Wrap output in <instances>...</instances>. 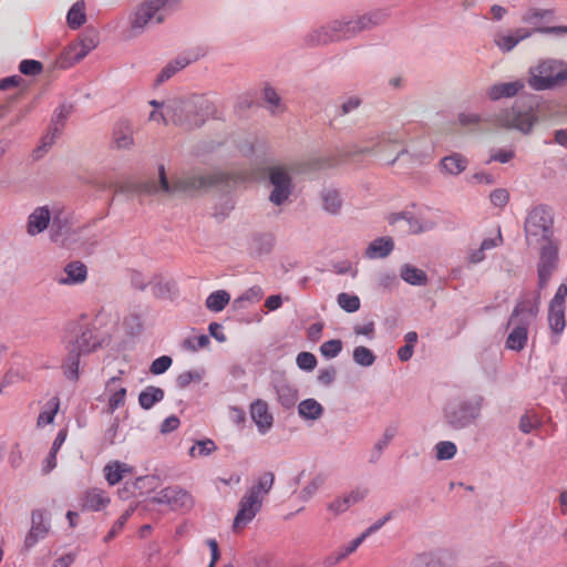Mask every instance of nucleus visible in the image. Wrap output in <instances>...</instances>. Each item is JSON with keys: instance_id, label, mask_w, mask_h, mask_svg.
<instances>
[{"instance_id": "nucleus-59", "label": "nucleus", "mask_w": 567, "mask_h": 567, "mask_svg": "<svg viewBox=\"0 0 567 567\" xmlns=\"http://www.w3.org/2000/svg\"><path fill=\"white\" fill-rule=\"evenodd\" d=\"M42 69L41 62L37 60H22L19 64V71L24 75H38Z\"/></svg>"}, {"instance_id": "nucleus-45", "label": "nucleus", "mask_w": 567, "mask_h": 567, "mask_svg": "<svg viewBox=\"0 0 567 567\" xmlns=\"http://www.w3.org/2000/svg\"><path fill=\"white\" fill-rule=\"evenodd\" d=\"M400 138L398 136L392 135L391 133H382L378 137H375V142L372 146H363L355 147L353 151L349 152V155H358V154H371L378 151V148L384 143H399Z\"/></svg>"}, {"instance_id": "nucleus-51", "label": "nucleus", "mask_w": 567, "mask_h": 567, "mask_svg": "<svg viewBox=\"0 0 567 567\" xmlns=\"http://www.w3.org/2000/svg\"><path fill=\"white\" fill-rule=\"evenodd\" d=\"M435 457L439 461H447L455 456L457 447L455 443L451 441H441L435 445Z\"/></svg>"}, {"instance_id": "nucleus-30", "label": "nucleus", "mask_w": 567, "mask_h": 567, "mask_svg": "<svg viewBox=\"0 0 567 567\" xmlns=\"http://www.w3.org/2000/svg\"><path fill=\"white\" fill-rule=\"evenodd\" d=\"M120 377L111 378L106 383V390L110 392L107 412L113 413L118 408L123 406L126 398V388L116 385L120 382Z\"/></svg>"}, {"instance_id": "nucleus-62", "label": "nucleus", "mask_w": 567, "mask_h": 567, "mask_svg": "<svg viewBox=\"0 0 567 567\" xmlns=\"http://www.w3.org/2000/svg\"><path fill=\"white\" fill-rule=\"evenodd\" d=\"M51 224V239L52 241L54 243H60V244H64V239H63V235H64V229H66V225L58 219V218H54L52 220Z\"/></svg>"}, {"instance_id": "nucleus-42", "label": "nucleus", "mask_w": 567, "mask_h": 567, "mask_svg": "<svg viewBox=\"0 0 567 567\" xmlns=\"http://www.w3.org/2000/svg\"><path fill=\"white\" fill-rule=\"evenodd\" d=\"M400 276L405 282L412 286H424L427 282L425 271L410 264H405L401 267Z\"/></svg>"}, {"instance_id": "nucleus-58", "label": "nucleus", "mask_w": 567, "mask_h": 567, "mask_svg": "<svg viewBox=\"0 0 567 567\" xmlns=\"http://www.w3.org/2000/svg\"><path fill=\"white\" fill-rule=\"evenodd\" d=\"M131 515H132V509H127L118 517V519L114 523V525L112 526L110 532L104 537L105 543H109L110 540H112L121 532V529L124 527V525L126 524V522L131 517Z\"/></svg>"}, {"instance_id": "nucleus-29", "label": "nucleus", "mask_w": 567, "mask_h": 567, "mask_svg": "<svg viewBox=\"0 0 567 567\" xmlns=\"http://www.w3.org/2000/svg\"><path fill=\"white\" fill-rule=\"evenodd\" d=\"M322 209L330 215H339L343 205L340 192L334 187H324L320 193Z\"/></svg>"}, {"instance_id": "nucleus-5", "label": "nucleus", "mask_w": 567, "mask_h": 567, "mask_svg": "<svg viewBox=\"0 0 567 567\" xmlns=\"http://www.w3.org/2000/svg\"><path fill=\"white\" fill-rule=\"evenodd\" d=\"M525 238L529 246L550 241L554 234V213L547 205L532 207L524 221Z\"/></svg>"}, {"instance_id": "nucleus-18", "label": "nucleus", "mask_w": 567, "mask_h": 567, "mask_svg": "<svg viewBox=\"0 0 567 567\" xmlns=\"http://www.w3.org/2000/svg\"><path fill=\"white\" fill-rule=\"evenodd\" d=\"M534 29L517 28L508 32H497L494 35L495 45L504 53L511 52L519 42L528 39L534 33Z\"/></svg>"}, {"instance_id": "nucleus-37", "label": "nucleus", "mask_w": 567, "mask_h": 567, "mask_svg": "<svg viewBox=\"0 0 567 567\" xmlns=\"http://www.w3.org/2000/svg\"><path fill=\"white\" fill-rule=\"evenodd\" d=\"M152 293L158 299H174L178 295V288L174 280L157 278L152 282Z\"/></svg>"}, {"instance_id": "nucleus-27", "label": "nucleus", "mask_w": 567, "mask_h": 567, "mask_svg": "<svg viewBox=\"0 0 567 567\" xmlns=\"http://www.w3.org/2000/svg\"><path fill=\"white\" fill-rule=\"evenodd\" d=\"M113 143L120 150H126L133 145V127L127 120H121L114 125Z\"/></svg>"}, {"instance_id": "nucleus-13", "label": "nucleus", "mask_w": 567, "mask_h": 567, "mask_svg": "<svg viewBox=\"0 0 567 567\" xmlns=\"http://www.w3.org/2000/svg\"><path fill=\"white\" fill-rule=\"evenodd\" d=\"M206 51L202 48H195L192 50H188L178 56H176L174 60L169 61L158 73L155 84L161 85L167 80H169L174 74H176L178 71L183 70L187 65H189L193 62L198 61L200 58L205 56Z\"/></svg>"}, {"instance_id": "nucleus-60", "label": "nucleus", "mask_w": 567, "mask_h": 567, "mask_svg": "<svg viewBox=\"0 0 567 567\" xmlns=\"http://www.w3.org/2000/svg\"><path fill=\"white\" fill-rule=\"evenodd\" d=\"M551 14L553 11L550 10L532 8L524 13L522 21L528 24H534L539 19L546 18Z\"/></svg>"}, {"instance_id": "nucleus-54", "label": "nucleus", "mask_w": 567, "mask_h": 567, "mask_svg": "<svg viewBox=\"0 0 567 567\" xmlns=\"http://www.w3.org/2000/svg\"><path fill=\"white\" fill-rule=\"evenodd\" d=\"M317 358L313 353L311 352H307V351H303V352H300L298 355H297V359H296V363L298 365V368L300 370H303V371H312L316 365H317Z\"/></svg>"}, {"instance_id": "nucleus-39", "label": "nucleus", "mask_w": 567, "mask_h": 567, "mask_svg": "<svg viewBox=\"0 0 567 567\" xmlns=\"http://www.w3.org/2000/svg\"><path fill=\"white\" fill-rule=\"evenodd\" d=\"M398 434V427L395 425H389L385 427L382 436L374 443L373 449L370 454V462L375 463L379 461L381 454L384 449L390 444V442Z\"/></svg>"}, {"instance_id": "nucleus-14", "label": "nucleus", "mask_w": 567, "mask_h": 567, "mask_svg": "<svg viewBox=\"0 0 567 567\" xmlns=\"http://www.w3.org/2000/svg\"><path fill=\"white\" fill-rule=\"evenodd\" d=\"M151 502L167 505L173 511L188 509L193 505L190 494L178 486L163 488L151 499Z\"/></svg>"}, {"instance_id": "nucleus-6", "label": "nucleus", "mask_w": 567, "mask_h": 567, "mask_svg": "<svg viewBox=\"0 0 567 567\" xmlns=\"http://www.w3.org/2000/svg\"><path fill=\"white\" fill-rule=\"evenodd\" d=\"M567 83V64L547 59L529 69L528 84L533 90L546 91Z\"/></svg>"}, {"instance_id": "nucleus-20", "label": "nucleus", "mask_w": 567, "mask_h": 567, "mask_svg": "<svg viewBox=\"0 0 567 567\" xmlns=\"http://www.w3.org/2000/svg\"><path fill=\"white\" fill-rule=\"evenodd\" d=\"M250 415L260 434H266L271 429L274 417L269 412L266 401L256 400L252 402L250 405Z\"/></svg>"}, {"instance_id": "nucleus-7", "label": "nucleus", "mask_w": 567, "mask_h": 567, "mask_svg": "<svg viewBox=\"0 0 567 567\" xmlns=\"http://www.w3.org/2000/svg\"><path fill=\"white\" fill-rule=\"evenodd\" d=\"M351 16L334 19L326 24L313 29L306 37L309 45H324L332 42L353 39L357 35Z\"/></svg>"}, {"instance_id": "nucleus-1", "label": "nucleus", "mask_w": 567, "mask_h": 567, "mask_svg": "<svg viewBox=\"0 0 567 567\" xmlns=\"http://www.w3.org/2000/svg\"><path fill=\"white\" fill-rule=\"evenodd\" d=\"M101 344L102 340L93 323L85 320L74 323L65 337L66 354L62 364L64 375L76 381L81 357L94 352Z\"/></svg>"}, {"instance_id": "nucleus-61", "label": "nucleus", "mask_w": 567, "mask_h": 567, "mask_svg": "<svg viewBox=\"0 0 567 567\" xmlns=\"http://www.w3.org/2000/svg\"><path fill=\"white\" fill-rule=\"evenodd\" d=\"M203 373L199 371H185L181 373L176 379V385L179 389H185L194 381H200Z\"/></svg>"}, {"instance_id": "nucleus-33", "label": "nucleus", "mask_w": 567, "mask_h": 567, "mask_svg": "<svg viewBox=\"0 0 567 567\" xmlns=\"http://www.w3.org/2000/svg\"><path fill=\"white\" fill-rule=\"evenodd\" d=\"M103 472L107 483L110 485H115L124 477L125 474L132 473L133 467L120 461H112L104 466Z\"/></svg>"}, {"instance_id": "nucleus-12", "label": "nucleus", "mask_w": 567, "mask_h": 567, "mask_svg": "<svg viewBox=\"0 0 567 567\" xmlns=\"http://www.w3.org/2000/svg\"><path fill=\"white\" fill-rule=\"evenodd\" d=\"M50 528V514L44 509H34L31 513V527L24 538L23 550L29 551L40 540L44 539Z\"/></svg>"}, {"instance_id": "nucleus-43", "label": "nucleus", "mask_w": 567, "mask_h": 567, "mask_svg": "<svg viewBox=\"0 0 567 567\" xmlns=\"http://www.w3.org/2000/svg\"><path fill=\"white\" fill-rule=\"evenodd\" d=\"M68 25L76 30L82 27L86 21L85 3L83 0L76 1L66 14Z\"/></svg>"}, {"instance_id": "nucleus-3", "label": "nucleus", "mask_w": 567, "mask_h": 567, "mask_svg": "<svg viewBox=\"0 0 567 567\" xmlns=\"http://www.w3.org/2000/svg\"><path fill=\"white\" fill-rule=\"evenodd\" d=\"M484 401L480 394L451 400L443 410L445 424L456 431L474 425L481 419Z\"/></svg>"}, {"instance_id": "nucleus-48", "label": "nucleus", "mask_w": 567, "mask_h": 567, "mask_svg": "<svg viewBox=\"0 0 567 567\" xmlns=\"http://www.w3.org/2000/svg\"><path fill=\"white\" fill-rule=\"evenodd\" d=\"M375 354L364 346H358L353 350V361L363 368H369L375 362Z\"/></svg>"}, {"instance_id": "nucleus-38", "label": "nucleus", "mask_w": 567, "mask_h": 567, "mask_svg": "<svg viewBox=\"0 0 567 567\" xmlns=\"http://www.w3.org/2000/svg\"><path fill=\"white\" fill-rule=\"evenodd\" d=\"M558 262V248L551 243L547 241L540 251L538 268L553 271L556 269Z\"/></svg>"}, {"instance_id": "nucleus-11", "label": "nucleus", "mask_w": 567, "mask_h": 567, "mask_svg": "<svg viewBox=\"0 0 567 567\" xmlns=\"http://www.w3.org/2000/svg\"><path fill=\"white\" fill-rule=\"evenodd\" d=\"M165 19L163 12L153 2L145 1L137 7L131 18L133 35L141 34L148 24H158Z\"/></svg>"}, {"instance_id": "nucleus-15", "label": "nucleus", "mask_w": 567, "mask_h": 567, "mask_svg": "<svg viewBox=\"0 0 567 567\" xmlns=\"http://www.w3.org/2000/svg\"><path fill=\"white\" fill-rule=\"evenodd\" d=\"M391 12L388 8H374L360 14L351 16L357 35L362 32L371 31L374 28L383 25L390 18Z\"/></svg>"}, {"instance_id": "nucleus-28", "label": "nucleus", "mask_w": 567, "mask_h": 567, "mask_svg": "<svg viewBox=\"0 0 567 567\" xmlns=\"http://www.w3.org/2000/svg\"><path fill=\"white\" fill-rule=\"evenodd\" d=\"M508 326L513 327V330L507 337L506 347L514 351L523 350L527 343L529 326L522 322L511 323V320Z\"/></svg>"}, {"instance_id": "nucleus-21", "label": "nucleus", "mask_w": 567, "mask_h": 567, "mask_svg": "<svg viewBox=\"0 0 567 567\" xmlns=\"http://www.w3.org/2000/svg\"><path fill=\"white\" fill-rule=\"evenodd\" d=\"M277 401L284 409H291L298 401V389L284 378L274 382Z\"/></svg>"}, {"instance_id": "nucleus-47", "label": "nucleus", "mask_w": 567, "mask_h": 567, "mask_svg": "<svg viewBox=\"0 0 567 567\" xmlns=\"http://www.w3.org/2000/svg\"><path fill=\"white\" fill-rule=\"evenodd\" d=\"M217 450V445L210 439H204L196 441L195 444L189 449L190 457H204L210 455Z\"/></svg>"}, {"instance_id": "nucleus-10", "label": "nucleus", "mask_w": 567, "mask_h": 567, "mask_svg": "<svg viewBox=\"0 0 567 567\" xmlns=\"http://www.w3.org/2000/svg\"><path fill=\"white\" fill-rule=\"evenodd\" d=\"M539 303V292H523L511 315V323L522 322L530 326L538 315Z\"/></svg>"}, {"instance_id": "nucleus-57", "label": "nucleus", "mask_w": 567, "mask_h": 567, "mask_svg": "<svg viewBox=\"0 0 567 567\" xmlns=\"http://www.w3.org/2000/svg\"><path fill=\"white\" fill-rule=\"evenodd\" d=\"M322 480L320 477L313 478L309 482L299 493V499L302 502H308L321 487Z\"/></svg>"}, {"instance_id": "nucleus-44", "label": "nucleus", "mask_w": 567, "mask_h": 567, "mask_svg": "<svg viewBox=\"0 0 567 567\" xmlns=\"http://www.w3.org/2000/svg\"><path fill=\"white\" fill-rule=\"evenodd\" d=\"M60 401L56 396L51 398L47 404L44 410L39 414L37 424L40 427L51 424L54 421V417L59 411Z\"/></svg>"}, {"instance_id": "nucleus-24", "label": "nucleus", "mask_w": 567, "mask_h": 567, "mask_svg": "<svg viewBox=\"0 0 567 567\" xmlns=\"http://www.w3.org/2000/svg\"><path fill=\"white\" fill-rule=\"evenodd\" d=\"M403 219L409 225V231L412 234H421L431 231L436 227V221L430 218L413 215L412 213L404 212L395 215L391 223Z\"/></svg>"}, {"instance_id": "nucleus-50", "label": "nucleus", "mask_w": 567, "mask_h": 567, "mask_svg": "<svg viewBox=\"0 0 567 567\" xmlns=\"http://www.w3.org/2000/svg\"><path fill=\"white\" fill-rule=\"evenodd\" d=\"M264 100L268 104V110L272 114H277L284 111V106L281 104L280 96L275 91V89L270 86H266L264 89Z\"/></svg>"}, {"instance_id": "nucleus-41", "label": "nucleus", "mask_w": 567, "mask_h": 567, "mask_svg": "<svg viewBox=\"0 0 567 567\" xmlns=\"http://www.w3.org/2000/svg\"><path fill=\"white\" fill-rule=\"evenodd\" d=\"M565 310L566 306L549 305L548 323L550 330L556 334H560L566 327Z\"/></svg>"}, {"instance_id": "nucleus-8", "label": "nucleus", "mask_w": 567, "mask_h": 567, "mask_svg": "<svg viewBox=\"0 0 567 567\" xmlns=\"http://www.w3.org/2000/svg\"><path fill=\"white\" fill-rule=\"evenodd\" d=\"M491 122L497 127L513 128L523 134H528L537 122V116L532 107H522L518 103H515L512 107L502 109L495 113Z\"/></svg>"}, {"instance_id": "nucleus-19", "label": "nucleus", "mask_w": 567, "mask_h": 567, "mask_svg": "<svg viewBox=\"0 0 567 567\" xmlns=\"http://www.w3.org/2000/svg\"><path fill=\"white\" fill-rule=\"evenodd\" d=\"M52 216L48 206H40L28 216L25 231L29 236H37L43 233L51 223Z\"/></svg>"}, {"instance_id": "nucleus-40", "label": "nucleus", "mask_w": 567, "mask_h": 567, "mask_svg": "<svg viewBox=\"0 0 567 567\" xmlns=\"http://www.w3.org/2000/svg\"><path fill=\"white\" fill-rule=\"evenodd\" d=\"M164 399V391L161 388L148 385L138 394V404L144 410L152 409Z\"/></svg>"}, {"instance_id": "nucleus-64", "label": "nucleus", "mask_w": 567, "mask_h": 567, "mask_svg": "<svg viewBox=\"0 0 567 567\" xmlns=\"http://www.w3.org/2000/svg\"><path fill=\"white\" fill-rule=\"evenodd\" d=\"M489 198L495 207L503 208L509 200V194L505 188H497L491 193Z\"/></svg>"}, {"instance_id": "nucleus-17", "label": "nucleus", "mask_w": 567, "mask_h": 567, "mask_svg": "<svg viewBox=\"0 0 567 567\" xmlns=\"http://www.w3.org/2000/svg\"><path fill=\"white\" fill-rule=\"evenodd\" d=\"M452 560V555L446 549L423 551L412 557L410 567H450Z\"/></svg>"}, {"instance_id": "nucleus-4", "label": "nucleus", "mask_w": 567, "mask_h": 567, "mask_svg": "<svg viewBox=\"0 0 567 567\" xmlns=\"http://www.w3.org/2000/svg\"><path fill=\"white\" fill-rule=\"evenodd\" d=\"M226 182V175L220 172L213 173H185L169 183L164 166L159 167V184L162 190L167 194H192L207 189Z\"/></svg>"}, {"instance_id": "nucleus-2", "label": "nucleus", "mask_w": 567, "mask_h": 567, "mask_svg": "<svg viewBox=\"0 0 567 567\" xmlns=\"http://www.w3.org/2000/svg\"><path fill=\"white\" fill-rule=\"evenodd\" d=\"M214 110L213 103L204 95L195 94L167 101L172 124L186 131L202 126Z\"/></svg>"}, {"instance_id": "nucleus-25", "label": "nucleus", "mask_w": 567, "mask_h": 567, "mask_svg": "<svg viewBox=\"0 0 567 567\" xmlns=\"http://www.w3.org/2000/svg\"><path fill=\"white\" fill-rule=\"evenodd\" d=\"M275 483V474L270 471L264 472L245 493L250 498L264 503Z\"/></svg>"}, {"instance_id": "nucleus-31", "label": "nucleus", "mask_w": 567, "mask_h": 567, "mask_svg": "<svg viewBox=\"0 0 567 567\" xmlns=\"http://www.w3.org/2000/svg\"><path fill=\"white\" fill-rule=\"evenodd\" d=\"M468 161L460 153H453L440 161V171L447 175L457 176L467 167Z\"/></svg>"}, {"instance_id": "nucleus-36", "label": "nucleus", "mask_w": 567, "mask_h": 567, "mask_svg": "<svg viewBox=\"0 0 567 567\" xmlns=\"http://www.w3.org/2000/svg\"><path fill=\"white\" fill-rule=\"evenodd\" d=\"M110 503L106 493L99 488L89 489L83 497V507L89 511H100Z\"/></svg>"}, {"instance_id": "nucleus-55", "label": "nucleus", "mask_w": 567, "mask_h": 567, "mask_svg": "<svg viewBox=\"0 0 567 567\" xmlns=\"http://www.w3.org/2000/svg\"><path fill=\"white\" fill-rule=\"evenodd\" d=\"M457 118L460 125L463 127H477L484 122V118L480 114L473 112H462L458 114Z\"/></svg>"}, {"instance_id": "nucleus-63", "label": "nucleus", "mask_w": 567, "mask_h": 567, "mask_svg": "<svg viewBox=\"0 0 567 567\" xmlns=\"http://www.w3.org/2000/svg\"><path fill=\"white\" fill-rule=\"evenodd\" d=\"M362 104V100L358 95L348 96L340 106V115H347L355 111Z\"/></svg>"}, {"instance_id": "nucleus-46", "label": "nucleus", "mask_w": 567, "mask_h": 567, "mask_svg": "<svg viewBox=\"0 0 567 567\" xmlns=\"http://www.w3.org/2000/svg\"><path fill=\"white\" fill-rule=\"evenodd\" d=\"M229 300L230 296L227 291L217 290L207 297L205 305L210 311L219 312L228 305Z\"/></svg>"}, {"instance_id": "nucleus-26", "label": "nucleus", "mask_w": 567, "mask_h": 567, "mask_svg": "<svg viewBox=\"0 0 567 567\" xmlns=\"http://www.w3.org/2000/svg\"><path fill=\"white\" fill-rule=\"evenodd\" d=\"M64 277L59 278L61 285H80L86 280L87 268L82 261H71L64 267Z\"/></svg>"}, {"instance_id": "nucleus-56", "label": "nucleus", "mask_w": 567, "mask_h": 567, "mask_svg": "<svg viewBox=\"0 0 567 567\" xmlns=\"http://www.w3.org/2000/svg\"><path fill=\"white\" fill-rule=\"evenodd\" d=\"M172 363H173V360L171 357H168V355L158 357L157 359H155L152 362V364L150 367V372L154 375L163 374L171 368Z\"/></svg>"}, {"instance_id": "nucleus-52", "label": "nucleus", "mask_w": 567, "mask_h": 567, "mask_svg": "<svg viewBox=\"0 0 567 567\" xmlns=\"http://www.w3.org/2000/svg\"><path fill=\"white\" fill-rule=\"evenodd\" d=\"M338 305L347 312H355L360 309V299L355 295L341 292L337 298Z\"/></svg>"}, {"instance_id": "nucleus-49", "label": "nucleus", "mask_w": 567, "mask_h": 567, "mask_svg": "<svg viewBox=\"0 0 567 567\" xmlns=\"http://www.w3.org/2000/svg\"><path fill=\"white\" fill-rule=\"evenodd\" d=\"M73 43L80 48L81 54L84 53L85 55H87L93 49L96 48L99 43V34L93 30L86 31L79 39V41H75Z\"/></svg>"}, {"instance_id": "nucleus-9", "label": "nucleus", "mask_w": 567, "mask_h": 567, "mask_svg": "<svg viewBox=\"0 0 567 567\" xmlns=\"http://www.w3.org/2000/svg\"><path fill=\"white\" fill-rule=\"evenodd\" d=\"M268 175L272 186L269 200L276 206H281L289 199L293 190L291 175L287 167L281 165L269 167Z\"/></svg>"}, {"instance_id": "nucleus-35", "label": "nucleus", "mask_w": 567, "mask_h": 567, "mask_svg": "<svg viewBox=\"0 0 567 567\" xmlns=\"http://www.w3.org/2000/svg\"><path fill=\"white\" fill-rule=\"evenodd\" d=\"M324 409L316 399L302 400L298 405V414L306 421H317L323 415Z\"/></svg>"}, {"instance_id": "nucleus-22", "label": "nucleus", "mask_w": 567, "mask_h": 567, "mask_svg": "<svg viewBox=\"0 0 567 567\" xmlns=\"http://www.w3.org/2000/svg\"><path fill=\"white\" fill-rule=\"evenodd\" d=\"M525 87L523 80L513 82L495 83L486 90V96L491 101H498L501 99H509L517 95Z\"/></svg>"}, {"instance_id": "nucleus-32", "label": "nucleus", "mask_w": 567, "mask_h": 567, "mask_svg": "<svg viewBox=\"0 0 567 567\" xmlns=\"http://www.w3.org/2000/svg\"><path fill=\"white\" fill-rule=\"evenodd\" d=\"M394 243L390 237L374 239L367 248L365 256L370 259L384 258L391 254Z\"/></svg>"}, {"instance_id": "nucleus-16", "label": "nucleus", "mask_w": 567, "mask_h": 567, "mask_svg": "<svg viewBox=\"0 0 567 567\" xmlns=\"http://www.w3.org/2000/svg\"><path fill=\"white\" fill-rule=\"evenodd\" d=\"M261 507L262 504L259 501L250 498L244 494L239 501L238 512L234 519V530H239L252 522L256 515L261 511Z\"/></svg>"}, {"instance_id": "nucleus-53", "label": "nucleus", "mask_w": 567, "mask_h": 567, "mask_svg": "<svg viewBox=\"0 0 567 567\" xmlns=\"http://www.w3.org/2000/svg\"><path fill=\"white\" fill-rule=\"evenodd\" d=\"M343 344L340 339H332L323 342L320 346V353L326 359H333L340 354L342 351Z\"/></svg>"}, {"instance_id": "nucleus-34", "label": "nucleus", "mask_w": 567, "mask_h": 567, "mask_svg": "<svg viewBox=\"0 0 567 567\" xmlns=\"http://www.w3.org/2000/svg\"><path fill=\"white\" fill-rule=\"evenodd\" d=\"M86 55L84 53H80V48L74 44L70 43L66 48L63 49V51L59 54V56L55 60V64L60 69H69L75 63L83 60Z\"/></svg>"}, {"instance_id": "nucleus-23", "label": "nucleus", "mask_w": 567, "mask_h": 567, "mask_svg": "<svg viewBox=\"0 0 567 567\" xmlns=\"http://www.w3.org/2000/svg\"><path fill=\"white\" fill-rule=\"evenodd\" d=\"M367 495L364 489H353L349 494L334 498L327 505L329 512L334 516L346 513L352 505L361 502Z\"/></svg>"}]
</instances>
